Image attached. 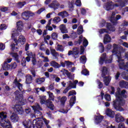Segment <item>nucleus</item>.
<instances>
[{
  "mask_svg": "<svg viewBox=\"0 0 128 128\" xmlns=\"http://www.w3.org/2000/svg\"><path fill=\"white\" fill-rule=\"evenodd\" d=\"M41 58H43L44 62H50V59H48V56H42Z\"/></svg>",
  "mask_w": 128,
  "mask_h": 128,
  "instance_id": "51",
  "label": "nucleus"
},
{
  "mask_svg": "<svg viewBox=\"0 0 128 128\" xmlns=\"http://www.w3.org/2000/svg\"><path fill=\"white\" fill-rule=\"evenodd\" d=\"M104 78V82L106 86H108L110 82V76H104L103 78Z\"/></svg>",
  "mask_w": 128,
  "mask_h": 128,
  "instance_id": "33",
  "label": "nucleus"
},
{
  "mask_svg": "<svg viewBox=\"0 0 128 128\" xmlns=\"http://www.w3.org/2000/svg\"><path fill=\"white\" fill-rule=\"evenodd\" d=\"M56 50L58 52H64V47L62 45L57 44Z\"/></svg>",
  "mask_w": 128,
  "mask_h": 128,
  "instance_id": "39",
  "label": "nucleus"
},
{
  "mask_svg": "<svg viewBox=\"0 0 128 128\" xmlns=\"http://www.w3.org/2000/svg\"><path fill=\"white\" fill-rule=\"evenodd\" d=\"M58 33L53 32L51 36V38L52 40H58Z\"/></svg>",
  "mask_w": 128,
  "mask_h": 128,
  "instance_id": "52",
  "label": "nucleus"
},
{
  "mask_svg": "<svg viewBox=\"0 0 128 128\" xmlns=\"http://www.w3.org/2000/svg\"><path fill=\"white\" fill-rule=\"evenodd\" d=\"M65 64L66 66H68V68H70V66L74 64V63L70 61H65Z\"/></svg>",
  "mask_w": 128,
  "mask_h": 128,
  "instance_id": "53",
  "label": "nucleus"
},
{
  "mask_svg": "<svg viewBox=\"0 0 128 128\" xmlns=\"http://www.w3.org/2000/svg\"><path fill=\"white\" fill-rule=\"evenodd\" d=\"M44 124V122H42V120H38L36 121L34 120H33V126L34 128H42V125Z\"/></svg>",
  "mask_w": 128,
  "mask_h": 128,
  "instance_id": "10",
  "label": "nucleus"
},
{
  "mask_svg": "<svg viewBox=\"0 0 128 128\" xmlns=\"http://www.w3.org/2000/svg\"><path fill=\"white\" fill-rule=\"evenodd\" d=\"M26 82L27 84H32V76L30 74L26 75Z\"/></svg>",
  "mask_w": 128,
  "mask_h": 128,
  "instance_id": "25",
  "label": "nucleus"
},
{
  "mask_svg": "<svg viewBox=\"0 0 128 128\" xmlns=\"http://www.w3.org/2000/svg\"><path fill=\"white\" fill-rule=\"evenodd\" d=\"M112 52L116 54V56H117L118 58V62L119 63L120 68L122 70V68H128V62L126 63V65H124V60H122V52H126V48L116 44H114Z\"/></svg>",
  "mask_w": 128,
  "mask_h": 128,
  "instance_id": "2",
  "label": "nucleus"
},
{
  "mask_svg": "<svg viewBox=\"0 0 128 128\" xmlns=\"http://www.w3.org/2000/svg\"><path fill=\"white\" fill-rule=\"evenodd\" d=\"M32 108H33L34 110H42V107L40 106V104L38 103H36L35 105L32 106Z\"/></svg>",
  "mask_w": 128,
  "mask_h": 128,
  "instance_id": "30",
  "label": "nucleus"
},
{
  "mask_svg": "<svg viewBox=\"0 0 128 128\" xmlns=\"http://www.w3.org/2000/svg\"><path fill=\"white\" fill-rule=\"evenodd\" d=\"M82 72L84 76H88V74H90V72L86 70H83Z\"/></svg>",
  "mask_w": 128,
  "mask_h": 128,
  "instance_id": "55",
  "label": "nucleus"
},
{
  "mask_svg": "<svg viewBox=\"0 0 128 128\" xmlns=\"http://www.w3.org/2000/svg\"><path fill=\"white\" fill-rule=\"evenodd\" d=\"M72 54L74 58H78L80 56V48L74 47L72 48V50H69L68 56H72Z\"/></svg>",
  "mask_w": 128,
  "mask_h": 128,
  "instance_id": "5",
  "label": "nucleus"
},
{
  "mask_svg": "<svg viewBox=\"0 0 128 128\" xmlns=\"http://www.w3.org/2000/svg\"><path fill=\"white\" fill-rule=\"evenodd\" d=\"M6 28H8V26L6 24H2L0 26V30H6Z\"/></svg>",
  "mask_w": 128,
  "mask_h": 128,
  "instance_id": "56",
  "label": "nucleus"
},
{
  "mask_svg": "<svg viewBox=\"0 0 128 128\" xmlns=\"http://www.w3.org/2000/svg\"><path fill=\"white\" fill-rule=\"evenodd\" d=\"M59 30H60L62 34H68V32L66 26L64 24H62L59 26Z\"/></svg>",
  "mask_w": 128,
  "mask_h": 128,
  "instance_id": "14",
  "label": "nucleus"
},
{
  "mask_svg": "<svg viewBox=\"0 0 128 128\" xmlns=\"http://www.w3.org/2000/svg\"><path fill=\"white\" fill-rule=\"evenodd\" d=\"M120 86L121 88H128V82L122 80L120 82Z\"/></svg>",
  "mask_w": 128,
  "mask_h": 128,
  "instance_id": "31",
  "label": "nucleus"
},
{
  "mask_svg": "<svg viewBox=\"0 0 128 128\" xmlns=\"http://www.w3.org/2000/svg\"><path fill=\"white\" fill-rule=\"evenodd\" d=\"M49 8H52L54 10H58V6H60V3L57 0H54L51 4L48 5Z\"/></svg>",
  "mask_w": 128,
  "mask_h": 128,
  "instance_id": "8",
  "label": "nucleus"
},
{
  "mask_svg": "<svg viewBox=\"0 0 128 128\" xmlns=\"http://www.w3.org/2000/svg\"><path fill=\"white\" fill-rule=\"evenodd\" d=\"M100 34H104V32H106V34H108V31L106 28L100 29L99 30Z\"/></svg>",
  "mask_w": 128,
  "mask_h": 128,
  "instance_id": "54",
  "label": "nucleus"
},
{
  "mask_svg": "<svg viewBox=\"0 0 128 128\" xmlns=\"http://www.w3.org/2000/svg\"><path fill=\"white\" fill-rule=\"evenodd\" d=\"M127 76V73L126 72H122V78H123L124 80H128V76Z\"/></svg>",
  "mask_w": 128,
  "mask_h": 128,
  "instance_id": "49",
  "label": "nucleus"
},
{
  "mask_svg": "<svg viewBox=\"0 0 128 128\" xmlns=\"http://www.w3.org/2000/svg\"><path fill=\"white\" fill-rule=\"evenodd\" d=\"M10 54L12 56V58H14V60H16V62H18V64L20 62V58L18 57V53L11 52Z\"/></svg>",
  "mask_w": 128,
  "mask_h": 128,
  "instance_id": "24",
  "label": "nucleus"
},
{
  "mask_svg": "<svg viewBox=\"0 0 128 128\" xmlns=\"http://www.w3.org/2000/svg\"><path fill=\"white\" fill-rule=\"evenodd\" d=\"M84 32V28L82 26H78V34H82Z\"/></svg>",
  "mask_w": 128,
  "mask_h": 128,
  "instance_id": "45",
  "label": "nucleus"
},
{
  "mask_svg": "<svg viewBox=\"0 0 128 128\" xmlns=\"http://www.w3.org/2000/svg\"><path fill=\"white\" fill-rule=\"evenodd\" d=\"M2 68L4 70H10V64H8L6 62H4L2 65Z\"/></svg>",
  "mask_w": 128,
  "mask_h": 128,
  "instance_id": "32",
  "label": "nucleus"
},
{
  "mask_svg": "<svg viewBox=\"0 0 128 128\" xmlns=\"http://www.w3.org/2000/svg\"><path fill=\"white\" fill-rule=\"evenodd\" d=\"M126 90H124L120 92V89L118 88V91L116 93V100L113 102L114 108L118 112H124V109L122 108L124 104H126V100L122 98V96H124L126 94Z\"/></svg>",
  "mask_w": 128,
  "mask_h": 128,
  "instance_id": "1",
  "label": "nucleus"
},
{
  "mask_svg": "<svg viewBox=\"0 0 128 128\" xmlns=\"http://www.w3.org/2000/svg\"><path fill=\"white\" fill-rule=\"evenodd\" d=\"M16 66H18V65L16 62L12 63L10 64V70H16Z\"/></svg>",
  "mask_w": 128,
  "mask_h": 128,
  "instance_id": "43",
  "label": "nucleus"
},
{
  "mask_svg": "<svg viewBox=\"0 0 128 128\" xmlns=\"http://www.w3.org/2000/svg\"><path fill=\"white\" fill-rule=\"evenodd\" d=\"M74 1H72L68 2V8L70 10H74Z\"/></svg>",
  "mask_w": 128,
  "mask_h": 128,
  "instance_id": "41",
  "label": "nucleus"
},
{
  "mask_svg": "<svg viewBox=\"0 0 128 128\" xmlns=\"http://www.w3.org/2000/svg\"><path fill=\"white\" fill-rule=\"evenodd\" d=\"M24 4H26V2H20L18 3V6L19 8H22Z\"/></svg>",
  "mask_w": 128,
  "mask_h": 128,
  "instance_id": "63",
  "label": "nucleus"
},
{
  "mask_svg": "<svg viewBox=\"0 0 128 128\" xmlns=\"http://www.w3.org/2000/svg\"><path fill=\"white\" fill-rule=\"evenodd\" d=\"M50 52L54 58H55V60H58V58L60 56V54H58V52H56L54 49H50Z\"/></svg>",
  "mask_w": 128,
  "mask_h": 128,
  "instance_id": "19",
  "label": "nucleus"
},
{
  "mask_svg": "<svg viewBox=\"0 0 128 128\" xmlns=\"http://www.w3.org/2000/svg\"><path fill=\"white\" fill-rule=\"evenodd\" d=\"M48 94L49 96V98H50V100H54V94L50 92H48Z\"/></svg>",
  "mask_w": 128,
  "mask_h": 128,
  "instance_id": "46",
  "label": "nucleus"
},
{
  "mask_svg": "<svg viewBox=\"0 0 128 128\" xmlns=\"http://www.w3.org/2000/svg\"><path fill=\"white\" fill-rule=\"evenodd\" d=\"M118 128H126V126H124V123L120 122L118 124Z\"/></svg>",
  "mask_w": 128,
  "mask_h": 128,
  "instance_id": "61",
  "label": "nucleus"
},
{
  "mask_svg": "<svg viewBox=\"0 0 128 128\" xmlns=\"http://www.w3.org/2000/svg\"><path fill=\"white\" fill-rule=\"evenodd\" d=\"M50 64L51 66L54 68H60V64L54 60L51 61L50 62Z\"/></svg>",
  "mask_w": 128,
  "mask_h": 128,
  "instance_id": "23",
  "label": "nucleus"
},
{
  "mask_svg": "<svg viewBox=\"0 0 128 128\" xmlns=\"http://www.w3.org/2000/svg\"><path fill=\"white\" fill-rule=\"evenodd\" d=\"M60 20H61L59 16L55 17L53 19V22L54 24H58V22H60Z\"/></svg>",
  "mask_w": 128,
  "mask_h": 128,
  "instance_id": "47",
  "label": "nucleus"
},
{
  "mask_svg": "<svg viewBox=\"0 0 128 128\" xmlns=\"http://www.w3.org/2000/svg\"><path fill=\"white\" fill-rule=\"evenodd\" d=\"M14 42H12L11 44L12 50V52H18L16 50H18V40L14 39Z\"/></svg>",
  "mask_w": 128,
  "mask_h": 128,
  "instance_id": "13",
  "label": "nucleus"
},
{
  "mask_svg": "<svg viewBox=\"0 0 128 128\" xmlns=\"http://www.w3.org/2000/svg\"><path fill=\"white\" fill-rule=\"evenodd\" d=\"M64 74L70 78V80H72V73L68 72V70H65L64 71Z\"/></svg>",
  "mask_w": 128,
  "mask_h": 128,
  "instance_id": "42",
  "label": "nucleus"
},
{
  "mask_svg": "<svg viewBox=\"0 0 128 128\" xmlns=\"http://www.w3.org/2000/svg\"><path fill=\"white\" fill-rule=\"evenodd\" d=\"M68 100V98L66 96H64L62 98H61L60 100V102L61 106H64V104H66V100Z\"/></svg>",
  "mask_w": 128,
  "mask_h": 128,
  "instance_id": "36",
  "label": "nucleus"
},
{
  "mask_svg": "<svg viewBox=\"0 0 128 128\" xmlns=\"http://www.w3.org/2000/svg\"><path fill=\"white\" fill-rule=\"evenodd\" d=\"M104 98L107 100V102H110L112 98H110V94H106L104 95Z\"/></svg>",
  "mask_w": 128,
  "mask_h": 128,
  "instance_id": "48",
  "label": "nucleus"
},
{
  "mask_svg": "<svg viewBox=\"0 0 128 128\" xmlns=\"http://www.w3.org/2000/svg\"><path fill=\"white\" fill-rule=\"evenodd\" d=\"M36 116H37L38 118H40L42 117V113L40 112V110H36L34 111Z\"/></svg>",
  "mask_w": 128,
  "mask_h": 128,
  "instance_id": "35",
  "label": "nucleus"
},
{
  "mask_svg": "<svg viewBox=\"0 0 128 128\" xmlns=\"http://www.w3.org/2000/svg\"><path fill=\"white\" fill-rule=\"evenodd\" d=\"M104 60H105L106 64H110L112 60V56H110V59L106 60V53L103 54L100 58V60L99 61L100 64H102Z\"/></svg>",
  "mask_w": 128,
  "mask_h": 128,
  "instance_id": "6",
  "label": "nucleus"
},
{
  "mask_svg": "<svg viewBox=\"0 0 128 128\" xmlns=\"http://www.w3.org/2000/svg\"><path fill=\"white\" fill-rule=\"evenodd\" d=\"M74 94H76V92L75 90L70 91L68 92V96H74Z\"/></svg>",
  "mask_w": 128,
  "mask_h": 128,
  "instance_id": "62",
  "label": "nucleus"
},
{
  "mask_svg": "<svg viewBox=\"0 0 128 128\" xmlns=\"http://www.w3.org/2000/svg\"><path fill=\"white\" fill-rule=\"evenodd\" d=\"M16 24L17 30L22 32V30H24V22H22L18 21L16 22Z\"/></svg>",
  "mask_w": 128,
  "mask_h": 128,
  "instance_id": "17",
  "label": "nucleus"
},
{
  "mask_svg": "<svg viewBox=\"0 0 128 128\" xmlns=\"http://www.w3.org/2000/svg\"><path fill=\"white\" fill-rule=\"evenodd\" d=\"M76 104V96H72L70 100V106H72Z\"/></svg>",
  "mask_w": 128,
  "mask_h": 128,
  "instance_id": "40",
  "label": "nucleus"
},
{
  "mask_svg": "<svg viewBox=\"0 0 128 128\" xmlns=\"http://www.w3.org/2000/svg\"><path fill=\"white\" fill-rule=\"evenodd\" d=\"M80 62L82 64H86V57L85 56H82L80 58Z\"/></svg>",
  "mask_w": 128,
  "mask_h": 128,
  "instance_id": "44",
  "label": "nucleus"
},
{
  "mask_svg": "<svg viewBox=\"0 0 128 128\" xmlns=\"http://www.w3.org/2000/svg\"><path fill=\"white\" fill-rule=\"evenodd\" d=\"M10 118L13 122H18V114L16 113H12Z\"/></svg>",
  "mask_w": 128,
  "mask_h": 128,
  "instance_id": "15",
  "label": "nucleus"
},
{
  "mask_svg": "<svg viewBox=\"0 0 128 128\" xmlns=\"http://www.w3.org/2000/svg\"><path fill=\"white\" fill-rule=\"evenodd\" d=\"M26 58H22V66H26Z\"/></svg>",
  "mask_w": 128,
  "mask_h": 128,
  "instance_id": "57",
  "label": "nucleus"
},
{
  "mask_svg": "<svg viewBox=\"0 0 128 128\" xmlns=\"http://www.w3.org/2000/svg\"><path fill=\"white\" fill-rule=\"evenodd\" d=\"M28 100L30 102H34V97L32 96H30L28 97Z\"/></svg>",
  "mask_w": 128,
  "mask_h": 128,
  "instance_id": "64",
  "label": "nucleus"
},
{
  "mask_svg": "<svg viewBox=\"0 0 128 128\" xmlns=\"http://www.w3.org/2000/svg\"><path fill=\"white\" fill-rule=\"evenodd\" d=\"M122 16H120V14H118L116 16V18H110V20L114 26H116V24H118V20H120Z\"/></svg>",
  "mask_w": 128,
  "mask_h": 128,
  "instance_id": "11",
  "label": "nucleus"
},
{
  "mask_svg": "<svg viewBox=\"0 0 128 128\" xmlns=\"http://www.w3.org/2000/svg\"><path fill=\"white\" fill-rule=\"evenodd\" d=\"M15 110L18 112L19 114H22L24 112V110H22V106L16 104L15 106Z\"/></svg>",
  "mask_w": 128,
  "mask_h": 128,
  "instance_id": "28",
  "label": "nucleus"
},
{
  "mask_svg": "<svg viewBox=\"0 0 128 128\" xmlns=\"http://www.w3.org/2000/svg\"><path fill=\"white\" fill-rule=\"evenodd\" d=\"M106 28L111 32H114L116 30V28H114V26H112L110 23L107 24Z\"/></svg>",
  "mask_w": 128,
  "mask_h": 128,
  "instance_id": "38",
  "label": "nucleus"
},
{
  "mask_svg": "<svg viewBox=\"0 0 128 128\" xmlns=\"http://www.w3.org/2000/svg\"><path fill=\"white\" fill-rule=\"evenodd\" d=\"M22 79L18 80V78H16L13 82V84L18 88V90H22V84H20Z\"/></svg>",
  "mask_w": 128,
  "mask_h": 128,
  "instance_id": "7",
  "label": "nucleus"
},
{
  "mask_svg": "<svg viewBox=\"0 0 128 128\" xmlns=\"http://www.w3.org/2000/svg\"><path fill=\"white\" fill-rule=\"evenodd\" d=\"M78 82V80H75L74 82H72V81H69L68 88H76V84Z\"/></svg>",
  "mask_w": 128,
  "mask_h": 128,
  "instance_id": "26",
  "label": "nucleus"
},
{
  "mask_svg": "<svg viewBox=\"0 0 128 128\" xmlns=\"http://www.w3.org/2000/svg\"><path fill=\"white\" fill-rule=\"evenodd\" d=\"M17 40L18 42H20L21 44H24L26 43V38L22 35H20Z\"/></svg>",
  "mask_w": 128,
  "mask_h": 128,
  "instance_id": "27",
  "label": "nucleus"
},
{
  "mask_svg": "<svg viewBox=\"0 0 128 128\" xmlns=\"http://www.w3.org/2000/svg\"><path fill=\"white\" fill-rule=\"evenodd\" d=\"M14 94L16 96V100H20V102H22V100L24 96L22 94H20V92H18V90H16L14 92Z\"/></svg>",
  "mask_w": 128,
  "mask_h": 128,
  "instance_id": "12",
  "label": "nucleus"
},
{
  "mask_svg": "<svg viewBox=\"0 0 128 128\" xmlns=\"http://www.w3.org/2000/svg\"><path fill=\"white\" fill-rule=\"evenodd\" d=\"M106 114L107 116H110V118H114V114H115V113L111 109H110V108H107L106 110Z\"/></svg>",
  "mask_w": 128,
  "mask_h": 128,
  "instance_id": "16",
  "label": "nucleus"
},
{
  "mask_svg": "<svg viewBox=\"0 0 128 128\" xmlns=\"http://www.w3.org/2000/svg\"><path fill=\"white\" fill-rule=\"evenodd\" d=\"M44 80H46V78L44 77L38 78L36 80V84H42V82H44Z\"/></svg>",
  "mask_w": 128,
  "mask_h": 128,
  "instance_id": "37",
  "label": "nucleus"
},
{
  "mask_svg": "<svg viewBox=\"0 0 128 128\" xmlns=\"http://www.w3.org/2000/svg\"><path fill=\"white\" fill-rule=\"evenodd\" d=\"M30 12H25L23 13H22V18L24 20H28L30 18Z\"/></svg>",
  "mask_w": 128,
  "mask_h": 128,
  "instance_id": "20",
  "label": "nucleus"
},
{
  "mask_svg": "<svg viewBox=\"0 0 128 128\" xmlns=\"http://www.w3.org/2000/svg\"><path fill=\"white\" fill-rule=\"evenodd\" d=\"M27 55L32 58H36V54H33L32 52H27Z\"/></svg>",
  "mask_w": 128,
  "mask_h": 128,
  "instance_id": "50",
  "label": "nucleus"
},
{
  "mask_svg": "<svg viewBox=\"0 0 128 128\" xmlns=\"http://www.w3.org/2000/svg\"><path fill=\"white\" fill-rule=\"evenodd\" d=\"M22 124H24V126H25L26 128H28V122L26 120H24L22 122Z\"/></svg>",
  "mask_w": 128,
  "mask_h": 128,
  "instance_id": "59",
  "label": "nucleus"
},
{
  "mask_svg": "<svg viewBox=\"0 0 128 128\" xmlns=\"http://www.w3.org/2000/svg\"><path fill=\"white\" fill-rule=\"evenodd\" d=\"M105 6L106 10H112V8H114V5L112 4V2H108Z\"/></svg>",
  "mask_w": 128,
  "mask_h": 128,
  "instance_id": "29",
  "label": "nucleus"
},
{
  "mask_svg": "<svg viewBox=\"0 0 128 128\" xmlns=\"http://www.w3.org/2000/svg\"><path fill=\"white\" fill-rule=\"evenodd\" d=\"M110 40H112V38L110 36V35L106 34L104 35V43L105 44H108V42H110Z\"/></svg>",
  "mask_w": 128,
  "mask_h": 128,
  "instance_id": "18",
  "label": "nucleus"
},
{
  "mask_svg": "<svg viewBox=\"0 0 128 128\" xmlns=\"http://www.w3.org/2000/svg\"><path fill=\"white\" fill-rule=\"evenodd\" d=\"M83 40H84L83 42V46H86L88 44V40H86V38H84Z\"/></svg>",
  "mask_w": 128,
  "mask_h": 128,
  "instance_id": "60",
  "label": "nucleus"
},
{
  "mask_svg": "<svg viewBox=\"0 0 128 128\" xmlns=\"http://www.w3.org/2000/svg\"><path fill=\"white\" fill-rule=\"evenodd\" d=\"M0 126L4 128H12V124L8 120H6V114H5L4 112L0 113Z\"/></svg>",
  "mask_w": 128,
  "mask_h": 128,
  "instance_id": "3",
  "label": "nucleus"
},
{
  "mask_svg": "<svg viewBox=\"0 0 128 128\" xmlns=\"http://www.w3.org/2000/svg\"><path fill=\"white\" fill-rule=\"evenodd\" d=\"M103 118L104 116H96L95 117V122H96V124H100V122H102Z\"/></svg>",
  "mask_w": 128,
  "mask_h": 128,
  "instance_id": "34",
  "label": "nucleus"
},
{
  "mask_svg": "<svg viewBox=\"0 0 128 128\" xmlns=\"http://www.w3.org/2000/svg\"><path fill=\"white\" fill-rule=\"evenodd\" d=\"M58 16H62V18H66L68 16L69 14L66 11L64 10V11L58 12Z\"/></svg>",
  "mask_w": 128,
  "mask_h": 128,
  "instance_id": "21",
  "label": "nucleus"
},
{
  "mask_svg": "<svg viewBox=\"0 0 128 128\" xmlns=\"http://www.w3.org/2000/svg\"><path fill=\"white\" fill-rule=\"evenodd\" d=\"M0 10H1V12H4L8 10V8L6 7H2L1 8H0Z\"/></svg>",
  "mask_w": 128,
  "mask_h": 128,
  "instance_id": "58",
  "label": "nucleus"
},
{
  "mask_svg": "<svg viewBox=\"0 0 128 128\" xmlns=\"http://www.w3.org/2000/svg\"><path fill=\"white\" fill-rule=\"evenodd\" d=\"M102 74L101 76L102 78H104L106 74H108V68L106 66H103L101 70Z\"/></svg>",
  "mask_w": 128,
  "mask_h": 128,
  "instance_id": "22",
  "label": "nucleus"
},
{
  "mask_svg": "<svg viewBox=\"0 0 128 128\" xmlns=\"http://www.w3.org/2000/svg\"><path fill=\"white\" fill-rule=\"evenodd\" d=\"M115 120L116 122H124L125 119L120 113H118L115 115Z\"/></svg>",
  "mask_w": 128,
  "mask_h": 128,
  "instance_id": "9",
  "label": "nucleus"
},
{
  "mask_svg": "<svg viewBox=\"0 0 128 128\" xmlns=\"http://www.w3.org/2000/svg\"><path fill=\"white\" fill-rule=\"evenodd\" d=\"M40 102L42 104H46L47 108H50L52 110H54V106L53 105L52 102L50 99L46 100V97L41 98Z\"/></svg>",
  "mask_w": 128,
  "mask_h": 128,
  "instance_id": "4",
  "label": "nucleus"
}]
</instances>
